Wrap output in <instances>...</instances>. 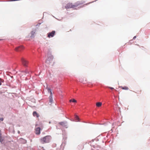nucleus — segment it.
Wrapping results in <instances>:
<instances>
[{"label": "nucleus", "mask_w": 150, "mask_h": 150, "mask_svg": "<svg viewBox=\"0 0 150 150\" xmlns=\"http://www.w3.org/2000/svg\"><path fill=\"white\" fill-rule=\"evenodd\" d=\"M135 92L137 94H140L141 93L142 90L140 88H138L136 89Z\"/></svg>", "instance_id": "9"}, {"label": "nucleus", "mask_w": 150, "mask_h": 150, "mask_svg": "<svg viewBox=\"0 0 150 150\" xmlns=\"http://www.w3.org/2000/svg\"><path fill=\"white\" fill-rule=\"evenodd\" d=\"M109 88L111 89H114L113 88L110 87Z\"/></svg>", "instance_id": "19"}, {"label": "nucleus", "mask_w": 150, "mask_h": 150, "mask_svg": "<svg viewBox=\"0 0 150 150\" xmlns=\"http://www.w3.org/2000/svg\"><path fill=\"white\" fill-rule=\"evenodd\" d=\"M47 89L48 92L49 93H50V95L49 97L50 99V103H52L53 102V100L52 98V90L51 89L48 88L47 87Z\"/></svg>", "instance_id": "5"}, {"label": "nucleus", "mask_w": 150, "mask_h": 150, "mask_svg": "<svg viewBox=\"0 0 150 150\" xmlns=\"http://www.w3.org/2000/svg\"><path fill=\"white\" fill-rule=\"evenodd\" d=\"M21 61L22 64L25 67H27L28 64V62L26 60L22 58L21 59Z\"/></svg>", "instance_id": "4"}, {"label": "nucleus", "mask_w": 150, "mask_h": 150, "mask_svg": "<svg viewBox=\"0 0 150 150\" xmlns=\"http://www.w3.org/2000/svg\"><path fill=\"white\" fill-rule=\"evenodd\" d=\"M69 101L70 102H74V103H76L77 101L76 100H75V99H70V100H69Z\"/></svg>", "instance_id": "14"}, {"label": "nucleus", "mask_w": 150, "mask_h": 150, "mask_svg": "<svg viewBox=\"0 0 150 150\" xmlns=\"http://www.w3.org/2000/svg\"><path fill=\"white\" fill-rule=\"evenodd\" d=\"M24 49V47L22 45L16 47L15 50L17 52H21Z\"/></svg>", "instance_id": "6"}, {"label": "nucleus", "mask_w": 150, "mask_h": 150, "mask_svg": "<svg viewBox=\"0 0 150 150\" xmlns=\"http://www.w3.org/2000/svg\"><path fill=\"white\" fill-rule=\"evenodd\" d=\"M24 142H24V143L26 142V141H25V140H24Z\"/></svg>", "instance_id": "22"}, {"label": "nucleus", "mask_w": 150, "mask_h": 150, "mask_svg": "<svg viewBox=\"0 0 150 150\" xmlns=\"http://www.w3.org/2000/svg\"><path fill=\"white\" fill-rule=\"evenodd\" d=\"M35 34V32L33 31H32L31 33V35L30 37L31 38H33L34 37V35Z\"/></svg>", "instance_id": "13"}, {"label": "nucleus", "mask_w": 150, "mask_h": 150, "mask_svg": "<svg viewBox=\"0 0 150 150\" xmlns=\"http://www.w3.org/2000/svg\"><path fill=\"white\" fill-rule=\"evenodd\" d=\"M51 139V137L50 136H47L43 138H41L40 142L42 144L48 143L50 142Z\"/></svg>", "instance_id": "2"}, {"label": "nucleus", "mask_w": 150, "mask_h": 150, "mask_svg": "<svg viewBox=\"0 0 150 150\" xmlns=\"http://www.w3.org/2000/svg\"><path fill=\"white\" fill-rule=\"evenodd\" d=\"M83 4L81 3L80 2H77L76 3L73 4L71 3H69L67 4L65 6L66 8H74L79 6V5Z\"/></svg>", "instance_id": "1"}, {"label": "nucleus", "mask_w": 150, "mask_h": 150, "mask_svg": "<svg viewBox=\"0 0 150 150\" xmlns=\"http://www.w3.org/2000/svg\"><path fill=\"white\" fill-rule=\"evenodd\" d=\"M0 120H1V121H2L4 119L3 118H0Z\"/></svg>", "instance_id": "18"}, {"label": "nucleus", "mask_w": 150, "mask_h": 150, "mask_svg": "<svg viewBox=\"0 0 150 150\" xmlns=\"http://www.w3.org/2000/svg\"><path fill=\"white\" fill-rule=\"evenodd\" d=\"M59 124L63 126H64V125H65V124H66V123L64 122H60Z\"/></svg>", "instance_id": "16"}, {"label": "nucleus", "mask_w": 150, "mask_h": 150, "mask_svg": "<svg viewBox=\"0 0 150 150\" xmlns=\"http://www.w3.org/2000/svg\"><path fill=\"white\" fill-rule=\"evenodd\" d=\"M120 87L123 90H128L129 89L126 86H125L124 87L120 86Z\"/></svg>", "instance_id": "12"}, {"label": "nucleus", "mask_w": 150, "mask_h": 150, "mask_svg": "<svg viewBox=\"0 0 150 150\" xmlns=\"http://www.w3.org/2000/svg\"><path fill=\"white\" fill-rule=\"evenodd\" d=\"M55 31H53L51 33H49L47 34V37L48 38H50L53 37L55 34Z\"/></svg>", "instance_id": "7"}, {"label": "nucleus", "mask_w": 150, "mask_h": 150, "mask_svg": "<svg viewBox=\"0 0 150 150\" xmlns=\"http://www.w3.org/2000/svg\"><path fill=\"white\" fill-rule=\"evenodd\" d=\"M4 80L2 79L1 78H0V86L1 85L2 83L4 82Z\"/></svg>", "instance_id": "17"}, {"label": "nucleus", "mask_w": 150, "mask_h": 150, "mask_svg": "<svg viewBox=\"0 0 150 150\" xmlns=\"http://www.w3.org/2000/svg\"><path fill=\"white\" fill-rule=\"evenodd\" d=\"M136 36H134V38H133V39H135L136 38Z\"/></svg>", "instance_id": "20"}, {"label": "nucleus", "mask_w": 150, "mask_h": 150, "mask_svg": "<svg viewBox=\"0 0 150 150\" xmlns=\"http://www.w3.org/2000/svg\"><path fill=\"white\" fill-rule=\"evenodd\" d=\"M96 105L97 107H100L102 105V103L100 102H98L96 103Z\"/></svg>", "instance_id": "11"}, {"label": "nucleus", "mask_w": 150, "mask_h": 150, "mask_svg": "<svg viewBox=\"0 0 150 150\" xmlns=\"http://www.w3.org/2000/svg\"><path fill=\"white\" fill-rule=\"evenodd\" d=\"M40 127H37L35 129V133L37 134H40Z\"/></svg>", "instance_id": "8"}, {"label": "nucleus", "mask_w": 150, "mask_h": 150, "mask_svg": "<svg viewBox=\"0 0 150 150\" xmlns=\"http://www.w3.org/2000/svg\"><path fill=\"white\" fill-rule=\"evenodd\" d=\"M25 72H26V73H28V71H26Z\"/></svg>", "instance_id": "21"}, {"label": "nucleus", "mask_w": 150, "mask_h": 150, "mask_svg": "<svg viewBox=\"0 0 150 150\" xmlns=\"http://www.w3.org/2000/svg\"><path fill=\"white\" fill-rule=\"evenodd\" d=\"M53 59V56L51 54H49L46 60V62L48 64H50L51 63H52Z\"/></svg>", "instance_id": "3"}, {"label": "nucleus", "mask_w": 150, "mask_h": 150, "mask_svg": "<svg viewBox=\"0 0 150 150\" xmlns=\"http://www.w3.org/2000/svg\"><path fill=\"white\" fill-rule=\"evenodd\" d=\"M75 118L76 119V121H79V117L76 115H75Z\"/></svg>", "instance_id": "15"}, {"label": "nucleus", "mask_w": 150, "mask_h": 150, "mask_svg": "<svg viewBox=\"0 0 150 150\" xmlns=\"http://www.w3.org/2000/svg\"><path fill=\"white\" fill-rule=\"evenodd\" d=\"M21 139L22 140V139H23L22 138H21Z\"/></svg>", "instance_id": "23"}, {"label": "nucleus", "mask_w": 150, "mask_h": 150, "mask_svg": "<svg viewBox=\"0 0 150 150\" xmlns=\"http://www.w3.org/2000/svg\"><path fill=\"white\" fill-rule=\"evenodd\" d=\"M33 115L34 116H36L37 117H39V114L36 111L33 112Z\"/></svg>", "instance_id": "10"}]
</instances>
